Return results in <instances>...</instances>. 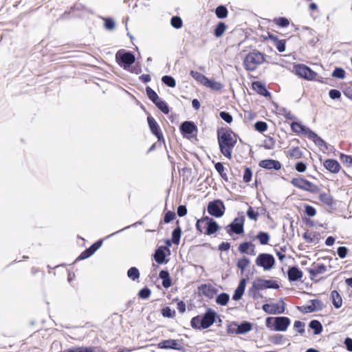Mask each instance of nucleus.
Returning <instances> with one entry per match:
<instances>
[{
	"label": "nucleus",
	"instance_id": "f257e3e1",
	"mask_svg": "<svg viewBox=\"0 0 352 352\" xmlns=\"http://www.w3.org/2000/svg\"><path fill=\"white\" fill-rule=\"evenodd\" d=\"M237 135L229 128L217 129V140L220 152L228 159H231L232 150L237 142Z\"/></svg>",
	"mask_w": 352,
	"mask_h": 352
},
{
	"label": "nucleus",
	"instance_id": "f03ea898",
	"mask_svg": "<svg viewBox=\"0 0 352 352\" xmlns=\"http://www.w3.org/2000/svg\"><path fill=\"white\" fill-rule=\"evenodd\" d=\"M219 318V322L221 320L219 318L217 313L212 308H207L204 314L197 315L192 318L190 320V326L192 329L197 330L206 329L210 327Z\"/></svg>",
	"mask_w": 352,
	"mask_h": 352
},
{
	"label": "nucleus",
	"instance_id": "7ed1b4c3",
	"mask_svg": "<svg viewBox=\"0 0 352 352\" xmlns=\"http://www.w3.org/2000/svg\"><path fill=\"white\" fill-rule=\"evenodd\" d=\"M290 126L293 132L296 133H301L307 136V138L311 140L323 152L328 150V144L327 142L309 127L302 125L301 122H293L291 123Z\"/></svg>",
	"mask_w": 352,
	"mask_h": 352
},
{
	"label": "nucleus",
	"instance_id": "20e7f679",
	"mask_svg": "<svg viewBox=\"0 0 352 352\" xmlns=\"http://www.w3.org/2000/svg\"><path fill=\"white\" fill-rule=\"evenodd\" d=\"M265 61V54L256 50L249 52L245 57L243 65L247 71L253 72L256 69L258 65Z\"/></svg>",
	"mask_w": 352,
	"mask_h": 352
},
{
	"label": "nucleus",
	"instance_id": "39448f33",
	"mask_svg": "<svg viewBox=\"0 0 352 352\" xmlns=\"http://www.w3.org/2000/svg\"><path fill=\"white\" fill-rule=\"evenodd\" d=\"M116 60L124 70H129L135 61V56L133 52L122 49L116 52Z\"/></svg>",
	"mask_w": 352,
	"mask_h": 352
},
{
	"label": "nucleus",
	"instance_id": "423d86ee",
	"mask_svg": "<svg viewBox=\"0 0 352 352\" xmlns=\"http://www.w3.org/2000/svg\"><path fill=\"white\" fill-rule=\"evenodd\" d=\"M291 184L299 189L311 193H318L320 190L318 186L301 177L293 178L291 180Z\"/></svg>",
	"mask_w": 352,
	"mask_h": 352
},
{
	"label": "nucleus",
	"instance_id": "0eeeda50",
	"mask_svg": "<svg viewBox=\"0 0 352 352\" xmlns=\"http://www.w3.org/2000/svg\"><path fill=\"white\" fill-rule=\"evenodd\" d=\"M253 324L249 321L243 320L241 323L232 322L228 327L227 331L232 334H245L252 331Z\"/></svg>",
	"mask_w": 352,
	"mask_h": 352
},
{
	"label": "nucleus",
	"instance_id": "6e6552de",
	"mask_svg": "<svg viewBox=\"0 0 352 352\" xmlns=\"http://www.w3.org/2000/svg\"><path fill=\"white\" fill-rule=\"evenodd\" d=\"M293 68L297 76L305 80H314L317 76V73L305 64H296Z\"/></svg>",
	"mask_w": 352,
	"mask_h": 352
},
{
	"label": "nucleus",
	"instance_id": "1a4fd4ad",
	"mask_svg": "<svg viewBox=\"0 0 352 352\" xmlns=\"http://www.w3.org/2000/svg\"><path fill=\"white\" fill-rule=\"evenodd\" d=\"M240 214V213H239ZM244 222L245 216L243 212L241 213V216L236 217L234 220L226 226L227 232L229 235H232L233 233L236 234H241L244 232Z\"/></svg>",
	"mask_w": 352,
	"mask_h": 352
},
{
	"label": "nucleus",
	"instance_id": "9d476101",
	"mask_svg": "<svg viewBox=\"0 0 352 352\" xmlns=\"http://www.w3.org/2000/svg\"><path fill=\"white\" fill-rule=\"evenodd\" d=\"M207 210L210 215L220 218L224 214L226 207L221 199H214L208 204Z\"/></svg>",
	"mask_w": 352,
	"mask_h": 352
},
{
	"label": "nucleus",
	"instance_id": "9b49d317",
	"mask_svg": "<svg viewBox=\"0 0 352 352\" xmlns=\"http://www.w3.org/2000/svg\"><path fill=\"white\" fill-rule=\"evenodd\" d=\"M257 266L263 267L264 270H270L274 267L276 260L274 256L269 253H260L256 260Z\"/></svg>",
	"mask_w": 352,
	"mask_h": 352
},
{
	"label": "nucleus",
	"instance_id": "f8f14e48",
	"mask_svg": "<svg viewBox=\"0 0 352 352\" xmlns=\"http://www.w3.org/2000/svg\"><path fill=\"white\" fill-rule=\"evenodd\" d=\"M179 130L184 138L190 139L197 135L198 129L192 121H184L179 126Z\"/></svg>",
	"mask_w": 352,
	"mask_h": 352
},
{
	"label": "nucleus",
	"instance_id": "ddd939ff",
	"mask_svg": "<svg viewBox=\"0 0 352 352\" xmlns=\"http://www.w3.org/2000/svg\"><path fill=\"white\" fill-rule=\"evenodd\" d=\"M286 304L283 300H280L279 303L263 305L262 309L268 314H281L285 312Z\"/></svg>",
	"mask_w": 352,
	"mask_h": 352
},
{
	"label": "nucleus",
	"instance_id": "4468645a",
	"mask_svg": "<svg viewBox=\"0 0 352 352\" xmlns=\"http://www.w3.org/2000/svg\"><path fill=\"white\" fill-rule=\"evenodd\" d=\"M103 240L99 239L94 243L89 248H86L76 259L78 261L84 260L91 256L102 245Z\"/></svg>",
	"mask_w": 352,
	"mask_h": 352
},
{
	"label": "nucleus",
	"instance_id": "2eb2a0df",
	"mask_svg": "<svg viewBox=\"0 0 352 352\" xmlns=\"http://www.w3.org/2000/svg\"><path fill=\"white\" fill-rule=\"evenodd\" d=\"M157 346L160 349H173L182 352H185L186 351V349L183 346L178 344V341L177 340L173 339L162 340L157 344Z\"/></svg>",
	"mask_w": 352,
	"mask_h": 352
},
{
	"label": "nucleus",
	"instance_id": "dca6fc26",
	"mask_svg": "<svg viewBox=\"0 0 352 352\" xmlns=\"http://www.w3.org/2000/svg\"><path fill=\"white\" fill-rule=\"evenodd\" d=\"M291 320L286 316L274 317L273 330L276 331H285L290 325Z\"/></svg>",
	"mask_w": 352,
	"mask_h": 352
},
{
	"label": "nucleus",
	"instance_id": "f3484780",
	"mask_svg": "<svg viewBox=\"0 0 352 352\" xmlns=\"http://www.w3.org/2000/svg\"><path fill=\"white\" fill-rule=\"evenodd\" d=\"M148 124L151 132L157 138L158 142L164 141L163 133L156 120L151 116L147 117Z\"/></svg>",
	"mask_w": 352,
	"mask_h": 352
},
{
	"label": "nucleus",
	"instance_id": "a211bd4d",
	"mask_svg": "<svg viewBox=\"0 0 352 352\" xmlns=\"http://www.w3.org/2000/svg\"><path fill=\"white\" fill-rule=\"evenodd\" d=\"M203 220L205 221L206 230L204 234L206 235H212L220 229V226L218 225L217 222L212 218L208 216H204Z\"/></svg>",
	"mask_w": 352,
	"mask_h": 352
},
{
	"label": "nucleus",
	"instance_id": "6ab92c4d",
	"mask_svg": "<svg viewBox=\"0 0 352 352\" xmlns=\"http://www.w3.org/2000/svg\"><path fill=\"white\" fill-rule=\"evenodd\" d=\"M258 288L260 290H263L265 289H278L279 288V285L276 280H267L261 278H257L254 281Z\"/></svg>",
	"mask_w": 352,
	"mask_h": 352
},
{
	"label": "nucleus",
	"instance_id": "aec40b11",
	"mask_svg": "<svg viewBox=\"0 0 352 352\" xmlns=\"http://www.w3.org/2000/svg\"><path fill=\"white\" fill-rule=\"evenodd\" d=\"M258 166L267 170H279L282 167V165L279 161L272 159L261 160L258 163Z\"/></svg>",
	"mask_w": 352,
	"mask_h": 352
},
{
	"label": "nucleus",
	"instance_id": "412c9836",
	"mask_svg": "<svg viewBox=\"0 0 352 352\" xmlns=\"http://www.w3.org/2000/svg\"><path fill=\"white\" fill-rule=\"evenodd\" d=\"M303 276V272L297 265L290 266L287 270V277L289 282L300 280Z\"/></svg>",
	"mask_w": 352,
	"mask_h": 352
},
{
	"label": "nucleus",
	"instance_id": "4be33fe9",
	"mask_svg": "<svg viewBox=\"0 0 352 352\" xmlns=\"http://www.w3.org/2000/svg\"><path fill=\"white\" fill-rule=\"evenodd\" d=\"M313 268H307L306 270L310 275L311 280H314L318 274H324L327 271V267L323 263H314L312 264Z\"/></svg>",
	"mask_w": 352,
	"mask_h": 352
},
{
	"label": "nucleus",
	"instance_id": "5701e85b",
	"mask_svg": "<svg viewBox=\"0 0 352 352\" xmlns=\"http://www.w3.org/2000/svg\"><path fill=\"white\" fill-rule=\"evenodd\" d=\"M252 87L257 94L265 98L271 97V93L267 90L263 82L254 81L252 83Z\"/></svg>",
	"mask_w": 352,
	"mask_h": 352
},
{
	"label": "nucleus",
	"instance_id": "b1692460",
	"mask_svg": "<svg viewBox=\"0 0 352 352\" xmlns=\"http://www.w3.org/2000/svg\"><path fill=\"white\" fill-rule=\"evenodd\" d=\"M199 292L208 298H212L218 290L210 284H202L198 287Z\"/></svg>",
	"mask_w": 352,
	"mask_h": 352
},
{
	"label": "nucleus",
	"instance_id": "393cba45",
	"mask_svg": "<svg viewBox=\"0 0 352 352\" xmlns=\"http://www.w3.org/2000/svg\"><path fill=\"white\" fill-rule=\"evenodd\" d=\"M166 247L163 245L159 246L155 250L154 254H153V259L157 264H164L168 262V260L166 259V254H165Z\"/></svg>",
	"mask_w": 352,
	"mask_h": 352
},
{
	"label": "nucleus",
	"instance_id": "a878e982",
	"mask_svg": "<svg viewBox=\"0 0 352 352\" xmlns=\"http://www.w3.org/2000/svg\"><path fill=\"white\" fill-rule=\"evenodd\" d=\"M323 166L332 173H338L341 168L340 163L334 159L326 160L323 163Z\"/></svg>",
	"mask_w": 352,
	"mask_h": 352
},
{
	"label": "nucleus",
	"instance_id": "bb28decb",
	"mask_svg": "<svg viewBox=\"0 0 352 352\" xmlns=\"http://www.w3.org/2000/svg\"><path fill=\"white\" fill-rule=\"evenodd\" d=\"M247 280L243 278L240 280L239 285L234 290V294L232 295V299L234 300H239L242 298L243 295L245 292Z\"/></svg>",
	"mask_w": 352,
	"mask_h": 352
},
{
	"label": "nucleus",
	"instance_id": "cd10ccee",
	"mask_svg": "<svg viewBox=\"0 0 352 352\" xmlns=\"http://www.w3.org/2000/svg\"><path fill=\"white\" fill-rule=\"evenodd\" d=\"M159 277L162 280V286L168 288L172 285V280L168 270H162L159 273Z\"/></svg>",
	"mask_w": 352,
	"mask_h": 352
},
{
	"label": "nucleus",
	"instance_id": "c85d7f7f",
	"mask_svg": "<svg viewBox=\"0 0 352 352\" xmlns=\"http://www.w3.org/2000/svg\"><path fill=\"white\" fill-rule=\"evenodd\" d=\"M319 199L324 204L327 205L329 208L333 209L335 206V202L333 197L328 193L322 192L319 195Z\"/></svg>",
	"mask_w": 352,
	"mask_h": 352
},
{
	"label": "nucleus",
	"instance_id": "c756f323",
	"mask_svg": "<svg viewBox=\"0 0 352 352\" xmlns=\"http://www.w3.org/2000/svg\"><path fill=\"white\" fill-rule=\"evenodd\" d=\"M259 291H261L260 289L258 288L256 283L253 282L252 287H250L248 290V295L254 300L263 298V296L259 292Z\"/></svg>",
	"mask_w": 352,
	"mask_h": 352
},
{
	"label": "nucleus",
	"instance_id": "7c9ffc66",
	"mask_svg": "<svg viewBox=\"0 0 352 352\" xmlns=\"http://www.w3.org/2000/svg\"><path fill=\"white\" fill-rule=\"evenodd\" d=\"M332 304L336 309H339L342 305V299L340 293L336 290H333L331 293Z\"/></svg>",
	"mask_w": 352,
	"mask_h": 352
},
{
	"label": "nucleus",
	"instance_id": "2f4dec72",
	"mask_svg": "<svg viewBox=\"0 0 352 352\" xmlns=\"http://www.w3.org/2000/svg\"><path fill=\"white\" fill-rule=\"evenodd\" d=\"M287 157L294 159H300L302 157V151L298 146H294L285 152Z\"/></svg>",
	"mask_w": 352,
	"mask_h": 352
},
{
	"label": "nucleus",
	"instance_id": "473e14b6",
	"mask_svg": "<svg viewBox=\"0 0 352 352\" xmlns=\"http://www.w3.org/2000/svg\"><path fill=\"white\" fill-rule=\"evenodd\" d=\"M227 29V25L224 22L219 21L214 29L213 34L217 38L221 37Z\"/></svg>",
	"mask_w": 352,
	"mask_h": 352
},
{
	"label": "nucleus",
	"instance_id": "72a5a7b5",
	"mask_svg": "<svg viewBox=\"0 0 352 352\" xmlns=\"http://www.w3.org/2000/svg\"><path fill=\"white\" fill-rule=\"evenodd\" d=\"M309 327L314 331V335L320 334L323 329L321 322L318 320H312L309 323Z\"/></svg>",
	"mask_w": 352,
	"mask_h": 352
},
{
	"label": "nucleus",
	"instance_id": "f704fd0d",
	"mask_svg": "<svg viewBox=\"0 0 352 352\" xmlns=\"http://www.w3.org/2000/svg\"><path fill=\"white\" fill-rule=\"evenodd\" d=\"M204 85L214 91H220L223 87V85L221 82L209 79L208 78Z\"/></svg>",
	"mask_w": 352,
	"mask_h": 352
},
{
	"label": "nucleus",
	"instance_id": "c9c22d12",
	"mask_svg": "<svg viewBox=\"0 0 352 352\" xmlns=\"http://www.w3.org/2000/svg\"><path fill=\"white\" fill-rule=\"evenodd\" d=\"M250 258L245 256L237 261L236 267L241 270V274L244 272L246 267L250 265Z\"/></svg>",
	"mask_w": 352,
	"mask_h": 352
},
{
	"label": "nucleus",
	"instance_id": "e433bc0d",
	"mask_svg": "<svg viewBox=\"0 0 352 352\" xmlns=\"http://www.w3.org/2000/svg\"><path fill=\"white\" fill-rule=\"evenodd\" d=\"M214 168L219 174L220 177L225 181L228 182V178L226 173L225 172V167L222 162H218L214 164Z\"/></svg>",
	"mask_w": 352,
	"mask_h": 352
},
{
	"label": "nucleus",
	"instance_id": "4c0bfd02",
	"mask_svg": "<svg viewBox=\"0 0 352 352\" xmlns=\"http://www.w3.org/2000/svg\"><path fill=\"white\" fill-rule=\"evenodd\" d=\"M215 14L219 19H223L228 16V11L225 6L220 5L215 9Z\"/></svg>",
	"mask_w": 352,
	"mask_h": 352
},
{
	"label": "nucleus",
	"instance_id": "58836bf2",
	"mask_svg": "<svg viewBox=\"0 0 352 352\" xmlns=\"http://www.w3.org/2000/svg\"><path fill=\"white\" fill-rule=\"evenodd\" d=\"M230 300V295L227 293L223 292L219 294L216 298V303L222 306L228 304Z\"/></svg>",
	"mask_w": 352,
	"mask_h": 352
},
{
	"label": "nucleus",
	"instance_id": "ea45409f",
	"mask_svg": "<svg viewBox=\"0 0 352 352\" xmlns=\"http://www.w3.org/2000/svg\"><path fill=\"white\" fill-rule=\"evenodd\" d=\"M154 104L164 114H168L169 113V107L168 104L161 99L159 98V100H157Z\"/></svg>",
	"mask_w": 352,
	"mask_h": 352
},
{
	"label": "nucleus",
	"instance_id": "a19ab883",
	"mask_svg": "<svg viewBox=\"0 0 352 352\" xmlns=\"http://www.w3.org/2000/svg\"><path fill=\"white\" fill-rule=\"evenodd\" d=\"M256 239L261 245H267L269 243L270 236L267 232L260 231L256 235Z\"/></svg>",
	"mask_w": 352,
	"mask_h": 352
},
{
	"label": "nucleus",
	"instance_id": "79ce46f5",
	"mask_svg": "<svg viewBox=\"0 0 352 352\" xmlns=\"http://www.w3.org/2000/svg\"><path fill=\"white\" fill-rule=\"evenodd\" d=\"M182 235V229L179 226H177L172 232V241L173 243L178 245L180 241Z\"/></svg>",
	"mask_w": 352,
	"mask_h": 352
},
{
	"label": "nucleus",
	"instance_id": "37998d69",
	"mask_svg": "<svg viewBox=\"0 0 352 352\" xmlns=\"http://www.w3.org/2000/svg\"><path fill=\"white\" fill-rule=\"evenodd\" d=\"M127 276L135 281L140 278V272L136 267H131L127 271Z\"/></svg>",
	"mask_w": 352,
	"mask_h": 352
},
{
	"label": "nucleus",
	"instance_id": "c03bdc74",
	"mask_svg": "<svg viewBox=\"0 0 352 352\" xmlns=\"http://www.w3.org/2000/svg\"><path fill=\"white\" fill-rule=\"evenodd\" d=\"M162 82L168 87L173 88L176 86V80L171 76H168V75L163 76L162 78Z\"/></svg>",
	"mask_w": 352,
	"mask_h": 352
},
{
	"label": "nucleus",
	"instance_id": "a18cd8bd",
	"mask_svg": "<svg viewBox=\"0 0 352 352\" xmlns=\"http://www.w3.org/2000/svg\"><path fill=\"white\" fill-rule=\"evenodd\" d=\"M190 76L194 79H195L197 81L201 83L203 85L205 84V82L208 78L206 76H204L201 73L197 72V71H193V70H192L190 72Z\"/></svg>",
	"mask_w": 352,
	"mask_h": 352
},
{
	"label": "nucleus",
	"instance_id": "49530a36",
	"mask_svg": "<svg viewBox=\"0 0 352 352\" xmlns=\"http://www.w3.org/2000/svg\"><path fill=\"white\" fill-rule=\"evenodd\" d=\"M146 93L148 99L153 102V104L159 100L160 97L157 93L149 86L146 87Z\"/></svg>",
	"mask_w": 352,
	"mask_h": 352
},
{
	"label": "nucleus",
	"instance_id": "de8ad7c7",
	"mask_svg": "<svg viewBox=\"0 0 352 352\" xmlns=\"http://www.w3.org/2000/svg\"><path fill=\"white\" fill-rule=\"evenodd\" d=\"M251 247H254V245L251 242L244 241L239 245L238 250L241 254H248V250Z\"/></svg>",
	"mask_w": 352,
	"mask_h": 352
},
{
	"label": "nucleus",
	"instance_id": "09e8293b",
	"mask_svg": "<svg viewBox=\"0 0 352 352\" xmlns=\"http://www.w3.org/2000/svg\"><path fill=\"white\" fill-rule=\"evenodd\" d=\"M276 141L274 138L271 136H267L266 139L263 141V144L262 145L265 149L270 150L273 149L275 146Z\"/></svg>",
	"mask_w": 352,
	"mask_h": 352
},
{
	"label": "nucleus",
	"instance_id": "8fccbe9b",
	"mask_svg": "<svg viewBox=\"0 0 352 352\" xmlns=\"http://www.w3.org/2000/svg\"><path fill=\"white\" fill-rule=\"evenodd\" d=\"M161 314L164 318H173L175 316V311L171 309L170 307L166 306L162 309Z\"/></svg>",
	"mask_w": 352,
	"mask_h": 352
},
{
	"label": "nucleus",
	"instance_id": "3c124183",
	"mask_svg": "<svg viewBox=\"0 0 352 352\" xmlns=\"http://www.w3.org/2000/svg\"><path fill=\"white\" fill-rule=\"evenodd\" d=\"M170 25L175 29H180L183 25L182 19L179 16H173L170 19Z\"/></svg>",
	"mask_w": 352,
	"mask_h": 352
},
{
	"label": "nucleus",
	"instance_id": "603ef678",
	"mask_svg": "<svg viewBox=\"0 0 352 352\" xmlns=\"http://www.w3.org/2000/svg\"><path fill=\"white\" fill-rule=\"evenodd\" d=\"M275 24L280 28H286L289 25V21L287 18L280 16L274 19Z\"/></svg>",
	"mask_w": 352,
	"mask_h": 352
},
{
	"label": "nucleus",
	"instance_id": "864d4df0",
	"mask_svg": "<svg viewBox=\"0 0 352 352\" xmlns=\"http://www.w3.org/2000/svg\"><path fill=\"white\" fill-rule=\"evenodd\" d=\"M345 75L346 72L344 69L342 67H336L331 74V76L333 78L339 79H344L345 78Z\"/></svg>",
	"mask_w": 352,
	"mask_h": 352
},
{
	"label": "nucleus",
	"instance_id": "5fc2aeb1",
	"mask_svg": "<svg viewBox=\"0 0 352 352\" xmlns=\"http://www.w3.org/2000/svg\"><path fill=\"white\" fill-rule=\"evenodd\" d=\"M254 129L260 133H263L267 129V124L264 121H257L254 123Z\"/></svg>",
	"mask_w": 352,
	"mask_h": 352
},
{
	"label": "nucleus",
	"instance_id": "6e6d98bb",
	"mask_svg": "<svg viewBox=\"0 0 352 352\" xmlns=\"http://www.w3.org/2000/svg\"><path fill=\"white\" fill-rule=\"evenodd\" d=\"M285 338L283 335L276 334L270 338V341L275 344H283Z\"/></svg>",
	"mask_w": 352,
	"mask_h": 352
},
{
	"label": "nucleus",
	"instance_id": "4d7b16f0",
	"mask_svg": "<svg viewBox=\"0 0 352 352\" xmlns=\"http://www.w3.org/2000/svg\"><path fill=\"white\" fill-rule=\"evenodd\" d=\"M151 294V289L147 287H144L138 292V296L140 298L147 299L150 297Z\"/></svg>",
	"mask_w": 352,
	"mask_h": 352
},
{
	"label": "nucleus",
	"instance_id": "13d9d810",
	"mask_svg": "<svg viewBox=\"0 0 352 352\" xmlns=\"http://www.w3.org/2000/svg\"><path fill=\"white\" fill-rule=\"evenodd\" d=\"M304 212L308 217H312L316 214V210L312 206H310L309 204H305L304 205Z\"/></svg>",
	"mask_w": 352,
	"mask_h": 352
},
{
	"label": "nucleus",
	"instance_id": "bf43d9fd",
	"mask_svg": "<svg viewBox=\"0 0 352 352\" xmlns=\"http://www.w3.org/2000/svg\"><path fill=\"white\" fill-rule=\"evenodd\" d=\"M305 324L303 322H301L300 320H296L294 322V329L299 333L300 335H303L305 333Z\"/></svg>",
	"mask_w": 352,
	"mask_h": 352
},
{
	"label": "nucleus",
	"instance_id": "052dcab7",
	"mask_svg": "<svg viewBox=\"0 0 352 352\" xmlns=\"http://www.w3.org/2000/svg\"><path fill=\"white\" fill-rule=\"evenodd\" d=\"M246 214H247L248 217L250 219L254 220V221H257L258 217L259 216L258 212L255 211L254 210V208L252 207H251V206H250L248 208L247 212H246Z\"/></svg>",
	"mask_w": 352,
	"mask_h": 352
},
{
	"label": "nucleus",
	"instance_id": "680f3d73",
	"mask_svg": "<svg viewBox=\"0 0 352 352\" xmlns=\"http://www.w3.org/2000/svg\"><path fill=\"white\" fill-rule=\"evenodd\" d=\"M309 302L311 303V306H312V307H314V308H315V311H320L324 307V305L320 300L311 299L309 300Z\"/></svg>",
	"mask_w": 352,
	"mask_h": 352
},
{
	"label": "nucleus",
	"instance_id": "e2e57ef3",
	"mask_svg": "<svg viewBox=\"0 0 352 352\" xmlns=\"http://www.w3.org/2000/svg\"><path fill=\"white\" fill-rule=\"evenodd\" d=\"M280 113L287 119L290 120H294L296 119V116L293 115L290 111L287 110L285 107L280 109Z\"/></svg>",
	"mask_w": 352,
	"mask_h": 352
},
{
	"label": "nucleus",
	"instance_id": "0e129e2a",
	"mask_svg": "<svg viewBox=\"0 0 352 352\" xmlns=\"http://www.w3.org/2000/svg\"><path fill=\"white\" fill-rule=\"evenodd\" d=\"M219 117L228 124L233 121L232 116L228 111H220Z\"/></svg>",
	"mask_w": 352,
	"mask_h": 352
},
{
	"label": "nucleus",
	"instance_id": "69168bd1",
	"mask_svg": "<svg viewBox=\"0 0 352 352\" xmlns=\"http://www.w3.org/2000/svg\"><path fill=\"white\" fill-rule=\"evenodd\" d=\"M252 177V170L250 167H245L243 179L245 182L248 183L251 181Z\"/></svg>",
	"mask_w": 352,
	"mask_h": 352
},
{
	"label": "nucleus",
	"instance_id": "338daca9",
	"mask_svg": "<svg viewBox=\"0 0 352 352\" xmlns=\"http://www.w3.org/2000/svg\"><path fill=\"white\" fill-rule=\"evenodd\" d=\"M176 218V214L175 212L168 210L167 211L164 217V221L165 223H168L173 221Z\"/></svg>",
	"mask_w": 352,
	"mask_h": 352
},
{
	"label": "nucleus",
	"instance_id": "774afa93",
	"mask_svg": "<svg viewBox=\"0 0 352 352\" xmlns=\"http://www.w3.org/2000/svg\"><path fill=\"white\" fill-rule=\"evenodd\" d=\"M340 159L341 162L346 166H350L352 164V155L340 153Z\"/></svg>",
	"mask_w": 352,
	"mask_h": 352
}]
</instances>
